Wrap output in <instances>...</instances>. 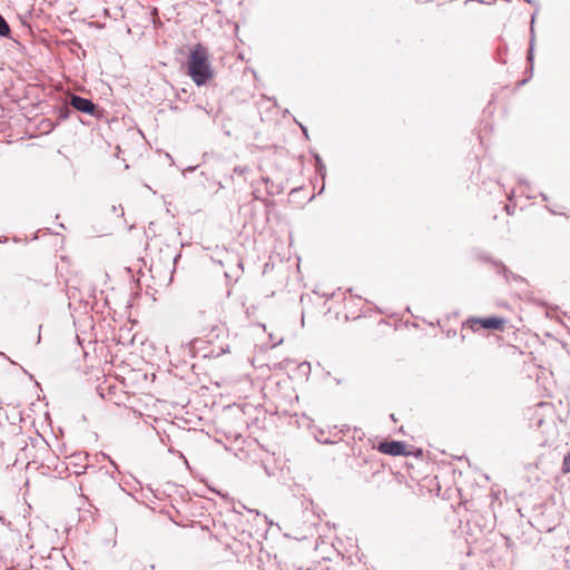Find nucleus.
Wrapping results in <instances>:
<instances>
[{"mask_svg": "<svg viewBox=\"0 0 570 570\" xmlns=\"http://www.w3.org/2000/svg\"><path fill=\"white\" fill-rule=\"evenodd\" d=\"M70 105L78 111L89 115H92L96 109V106L91 100L78 96L71 97Z\"/></svg>", "mask_w": 570, "mask_h": 570, "instance_id": "5", "label": "nucleus"}, {"mask_svg": "<svg viewBox=\"0 0 570 570\" xmlns=\"http://www.w3.org/2000/svg\"><path fill=\"white\" fill-rule=\"evenodd\" d=\"M468 324L471 330L478 331L480 327L487 328V330H495V331H503L507 324L505 318L499 317V316H491V317H472L468 320Z\"/></svg>", "mask_w": 570, "mask_h": 570, "instance_id": "2", "label": "nucleus"}, {"mask_svg": "<svg viewBox=\"0 0 570 570\" xmlns=\"http://www.w3.org/2000/svg\"><path fill=\"white\" fill-rule=\"evenodd\" d=\"M379 451L381 453L387 455H410V451L407 450V445L401 441H385L380 443Z\"/></svg>", "mask_w": 570, "mask_h": 570, "instance_id": "3", "label": "nucleus"}, {"mask_svg": "<svg viewBox=\"0 0 570 570\" xmlns=\"http://www.w3.org/2000/svg\"><path fill=\"white\" fill-rule=\"evenodd\" d=\"M562 471L564 473H569L570 472V452L568 454H566L564 458H563Z\"/></svg>", "mask_w": 570, "mask_h": 570, "instance_id": "7", "label": "nucleus"}, {"mask_svg": "<svg viewBox=\"0 0 570 570\" xmlns=\"http://www.w3.org/2000/svg\"><path fill=\"white\" fill-rule=\"evenodd\" d=\"M183 68L185 73L198 87L208 85L215 78L209 50L202 43L188 48Z\"/></svg>", "mask_w": 570, "mask_h": 570, "instance_id": "1", "label": "nucleus"}, {"mask_svg": "<svg viewBox=\"0 0 570 570\" xmlns=\"http://www.w3.org/2000/svg\"><path fill=\"white\" fill-rule=\"evenodd\" d=\"M229 331L225 324L214 326L208 334L209 342H213L214 338L219 340L223 338L222 344L218 346L217 355L225 354L229 352V345L225 342V338L228 337Z\"/></svg>", "mask_w": 570, "mask_h": 570, "instance_id": "4", "label": "nucleus"}, {"mask_svg": "<svg viewBox=\"0 0 570 570\" xmlns=\"http://www.w3.org/2000/svg\"><path fill=\"white\" fill-rule=\"evenodd\" d=\"M10 27L6 19L0 14V36H9Z\"/></svg>", "mask_w": 570, "mask_h": 570, "instance_id": "6", "label": "nucleus"}]
</instances>
